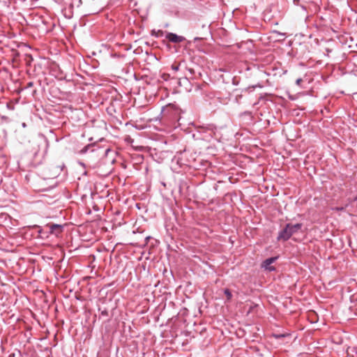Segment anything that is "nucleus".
<instances>
[{"mask_svg": "<svg viewBox=\"0 0 357 357\" xmlns=\"http://www.w3.org/2000/svg\"><path fill=\"white\" fill-rule=\"evenodd\" d=\"M33 86V82H29L27 83L26 88H31Z\"/></svg>", "mask_w": 357, "mask_h": 357, "instance_id": "10", "label": "nucleus"}, {"mask_svg": "<svg viewBox=\"0 0 357 357\" xmlns=\"http://www.w3.org/2000/svg\"><path fill=\"white\" fill-rule=\"evenodd\" d=\"M166 38L174 43H180L185 40V38L181 36H178L174 33H167L166 35Z\"/></svg>", "mask_w": 357, "mask_h": 357, "instance_id": "3", "label": "nucleus"}, {"mask_svg": "<svg viewBox=\"0 0 357 357\" xmlns=\"http://www.w3.org/2000/svg\"><path fill=\"white\" fill-rule=\"evenodd\" d=\"M224 293H225V294L227 296V299L228 301L231 300V298L232 297V294H231V292L230 291V290L229 289H225L224 290Z\"/></svg>", "mask_w": 357, "mask_h": 357, "instance_id": "6", "label": "nucleus"}, {"mask_svg": "<svg viewBox=\"0 0 357 357\" xmlns=\"http://www.w3.org/2000/svg\"><path fill=\"white\" fill-rule=\"evenodd\" d=\"M189 70H190V72L191 73L193 72V70H192V69H190Z\"/></svg>", "mask_w": 357, "mask_h": 357, "instance_id": "16", "label": "nucleus"}, {"mask_svg": "<svg viewBox=\"0 0 357 357\" xmlns=\"http://www.w3.org/2000/svg\"><path fill=\"white\" fill-rule=\"evenodd\" d=\"M180 66H181V63L173 64V65H172L171 68H172V70L176 72L179 70Z\"/></svg>", "mask_w": 357, "mask_h": 357, "instance_id": "7", "label": "nucleus"}, {"mask_svg": "<svg viewBox=\"0 0 357 357\" xmlns=\"http://www.w3.org/2000/svg\"><path fill=\"white\" fill-rule=\"evenodd\" d=\"M47 227L50 229V232L51 234H54L55 235H59L61 233L63 230V226L57 224H48Z\"/></svg>", "mask_w": 357, "mask_h": 357, "instance_id": "5", "label": "nucleus"}, {"mask_svg": "<svg viewBox=\"0 0 357 357\" xmlns=\"http://www.w3.org/2000/svg\"><path fill=\"white\" fill-rule=\"evenodd\" d=\"M162 77H164V79L165 80H167V79H169V75L164 74Z\"/></svg>", "mask_w": 357, "mask_h": 357, "instance_id": "12", "label": "nucleus"}, {"mask_svg": "<svg viewBox=\"0 0 357 357\" xmlns=\"http://www.w3.org/2000/svg\"><path fill=\"white\" fill-rule=\"evenodd\" d=\"M278 257H270L266 259L263 261L262 267L264 268L266 270H268L269 271H273L275 270V268L271 266L273 263H274Z\"/></svg>", "mask_w": 357, "mask_h": 357, "instance_id": "4", "label": "nucleus"}, {"mask_svg": "<svg viewBox=\"0 0 357 357\" xmlns=\"http://www.w3.org/2000/svg\"><path fill=\"white\" fill-rule=\"evenodd\" d=\"M301 227L302 224L301 223L295 225L287 224L285 227L279 232L278 240H282L284 241L289 240L291 236L301 229Z\"/></svg>", "mask_w": 357, "mask_h": 357, "instance_id": "1", "label": "nucleus"}, {"mask_svg": "<svg viewBox=\"0 0 357 357\" xmlns=\"http://www.w3.org/2000/svg\"><path fill=\"white\" fill-rule=\"evenodd\" d=\"M357 200V196L356 197V198L354 199V201H356Z\"/></svg>", "mask_w": 357, "mask_h": 357, "instance_id": "17", "label": "nucleus"}, {"mask_svg": "<svg viewBox=\"0 0 357 357\" xmlns=\"http://www.w3.org/2000/svg\"><path fill=\"white\" fill-rule=\"evenodd\" d=\"M65 167V165H62V166L61 167V171L63 169V168Z\"/></svg>", "mask_w": 357, "mask_h": 357, "instance_id": "15", "label": "nucleus"}, {"mask_svg": "<svg viewBox=\"0 0 357 357\" xmlns=\"http://www.w3.org/2000/svg\"><path fill=\"white\" fill-rule=\"evenodd\" d=\"M98 158H99L98 153L93 150H92L91 152L89 154V155H88L89 163V166L91 168L96 169V168H99L101 166V165L102 163V162H100V161L95 162V160L96 159H98Z\"/></svg>", "mask_w": 357, "mask_h": 357, "instance_id": "2", "label": "nucleus"}, {"mask_svg": "<svg viewBox=\"0 0 357 357\" xmlns=\"http://www.w3.org/2000/svg\"><path fill=\"white\" fill-rule=\"evenodd\" d=\"M91 149V146L89 145L85 146L82 151H81V153H86L88 149Z\"/></svg>", "mask_w": 357, "mask_h": 357, "instance_id": "8", "label": "nucleus"}, {"mask_svg": "<svg viewBox=\"0 0 357 357\" xmlns=\"http://www.w3.org/2000/svg\"><path fill=\"white\" fill-rule=\"evenodd\" d=\"M301 82H302V79H301V78H298V79H296V84L297 85H300Z\"/></svg>", "mask_w": 357, "mask_h": 357, "instance_id": "11", "label": "nucleus"}, {"mask_svg": "<svg viewBox=\"0 0 357 357\" xmlns=\"http://www.w3.org/2000/svg\"><path fill=\"white\" fill-rule=\"evenodd\" d=\"M344 209V207H335V208H333V211H343Z\"/></svg>", "mask_w": 357, "mask_h": 357, "instance_id": "9", "label": "nucleus"}, {"mask_svg": "<svg viewBox=\"0 0 357 357\" xmlns=\"http://www.w3.org/2000/svg\"><path fill=\"white\" fill-rule=\"evenodd\" d=\"M102 314L107 315V311H102Z\"/></svg>", "mask_w": 357, "mask_h": 357, "instance_id": "13", "label": "nucleus"}, {"mask_svg": "<svg viewBox=\"0 0 357 357\" xmlns=\"http://www.w3.org/2000/svg\"><path fill=\"white\" fill-rule=\"evenodd\" d=\"M126 141H129L130 140V137H128L126 139Z\"/></svg>", "mask_w": 357, "mask_h": 357, "instance_id": "14", "label": "nucleus"}]
</instances>
